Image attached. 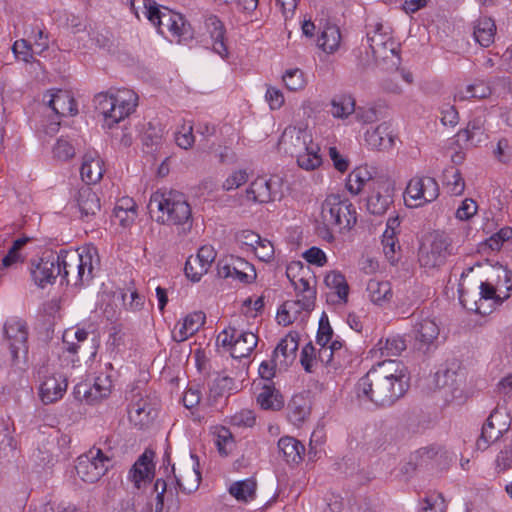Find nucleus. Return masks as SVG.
Here are the masks:
<instances>
[{
	"instance_id": "nucleus-61",
	"label": "nucleus",
	"mask_w": 512,
	"mask_h": 512,
	"mask_svg": "<svg viewBox=\"0 0 512 512\" xmlns=\"http://www.w3.org/2000/svg\"><path fill=\"white\" fill-rule=\"evenodd\" d=\"M167 482L163 478H158L154 483V492L156 493L155 499V507L152 512H163L164 510V501L165 494L168 492L167 490Z\"/></svg>"
},
{
	"instance_id": "nucleus-62",
	"label": "nucleus",
	"mask_w": 512,
	"mask_h": 512,
	"mask_svg": "<svg viewBox=\"0 0 512 512\" xmlns=\"http://www.w3.org/2000/svg\"><path fill=\"white\" fill-rule=\"evenodd\" d=\"M12 50L18 59L26 63L30 62L33 58L32 47L24 39L15 41Z\"/></svg>"
},
{
	"instance_id": "nucleus-13",
	"label": "nucleus",
	"mask_w": 512,
	"mask_h": 512,
	"mask_svg": "<svg viewBox=\"0 0 512 512\" xmlns=\"http://www.w3.org/2000/svg\"><path fill=\"white\" fill-rule=\"evenodd\" d=\"M450 242L441 234H436L428 242L422 243L418 251V261L422 267L435 268L442 265L449 252Z\"/></svg>"
},
{
	"instance_id": "nucleus-2",
	"label": "nucleus",
	"mask_w": 512,
	"mask_h": 512,
	"mask_svg": "<svg viewBox=\"0 0 512 512\" xmlns=\"http://www.w3.org/2000/svg\"><path fill=\"white\" fill-rule=\"evenodd\" d=\"M148 210L158 223L176 226L181 233H187L192 228L191 206L186 196L179 191L154 192L148 203Z\"/></svg>"
},
{
	"instance_id": "nucleus-37",
	"label": "nucleus",
	"mask_w": 512,
	"mask_h": 512,
	"mask_svg": "<svg viewBox=\"0 0 512 512\" xmlns=\"http://www.w3.org/2000/svg\"><path fill=\"white\" fill-rule=\"evenodd\" d=\"M324 283L327 288L335 293L338 300L346 302L349 294V285L345 276L338 271H331L326 274Z\"/></svg>"
},
{
	"instance_id": "nucleus-21",
	"label": "nucleus",
	"mask_w": 512,
	"mask_h": 512,
	"mask_svg": "<svg viewBox=\"0 0 512 512\" xmlns=\"http://www.w3.org/2000/svg\"><path fill=\"white\" fill-rule=\"evenodd\" d=\"M152 451H145L132 466L129 472V479L134 483L135 488L140 489L142 484L150 482L154 476Z\"/></svg>"
},
{
	"instance_id": "nucleus-57",
	"label": "nucleus",
	"mask_w": 512,
	"mask_h": 512,
	"mask_svg": "<svg viewBox=\"0 0 512 512\" xmlns=\"http://www.w3.org/2000/svg\"><path fill=\"white\" fill-rule=\"evenodd\" d=\"M54 157L66 161L75 155V149L66 139H59L53 148Z\"/></svg>"
},
{
	"instance_id": "nucleus-31",
	"label": "nucleus",
	"mask_w": 512,
	"mask_h": 512,
	"mask_svg": "<svg viewBox=\"0 0 512 512\" xmlns=\"http://www.w3.org/2000/svg\"><path fill=\"white\" fill-rule=\"evenodd\" d=\"M418 350L428 353L430 347L438 339L440 328L436 322H417L415 325Z\"/></svg>"
},
{
	"instance_id": "nucleus-63",
	"label": "nucleus",
	"mask_w": 512,
	"mask_h": 512,
	"mask_svg": "<svg viewBox=\"0 0 512 512\" xmlns=\"http://www.w3.org/2000/svg\"><path fill=\"white\" fill-rule=\"evenodd\" d=\"M350 363V357L347 350H333V357L330 366V373L342 371Z\"/></svg>"
},
{
	"instance_id": "nucleus-14",
	"label": "nucleus",
	"mask_w": 512,
	"mask_h": 512,
	"mask_svg": "<svg viewBox=\"0 0 512 512\" xmlns=\"http://www.w3.org/2000/svg\"><path fill=\"white\" fill-rule=\"evenodd\" d=\"M217 273L221 278H232L244 284L251 283L256 278L254 266L234 255L225 256L218 261Z\"/></svg>"
},
{
	"instance_id": "nucleus-50",
	"label": "nucleus",
	"mask_w": 512,
	"mask_h": 512,
	"mask_svg": "<svg viewBox=\"0 0 512 512\" xmlns=\"http://www.w3.org/2000/svg\"><path fill=\"white\" fill-rule=\"evenodd\" d=\"M378 345L382 350V355L385 354L386 356H398L407 348L405 339L400 336L387 338L384 346H382V340H380Z\"/></svg>"
},
{
	"instance_id": "nucleus-28",
	"label": "nucleus",
	"mask_w": 512,
	"mask_h": 512,
	"mask_svg": "<svg viewBox=\"0 0 512 512\" xmlns=\"http://www.w3.org/2000/svg\"><path fill=\"white\" fill-rule=\"evenodd\" d=\"M365 141L372 149L386 150L391 148L394 144V136L390 131V124L383 122L376 128L367 130Z\"/></svg>"
},
{
	"instance_id": "nucleus-40",
	"label": "nucleus",
	"mask_w": 512,
	"mask_h": 512,
	"mask_svg": "<svg viewBox=\"0 0 512 512\" xmlns=\"http://www.w3.org/2000/svg\"><path fill=\"white\" fill-rule=\"evenodd\" d=\"M367 292L370 300L375 304H381L392 297L391 285L387 281L370 280L367 284Z\"/></svg>"
},
{
	"instance_id": "nucleus-6",
	"label": "nucleus",
	"mask_w": 512,
	"mask_h": 512,
	"mask_svg": "<svg viewBox=\"0 0 512 512\" xmlns=\"http://www.w3.org/2000/svg\"><path fill=\"white\" fill-rule=\"evenodd\" d=\"M321 219L336 231L350 230L357 222V213L353 204L339 195H328L321 206Z\"/></svg>"
},
{
	"instance_id": "nucleus-36",
	"label": "nucleus",
	"mask_w": 512,
	"mask_h": 512,
	"mask_svg": "<svg viewBox=\"0 0 512 512\" xmlns=\"http://www.w3.org/2000/svg\"><path fill=\"white\" fill-rule=\"evenodd\" d=\"M356 111L355 99L348 94L334 96L331 100V114L334 118L346 119Z\"/></svg>"
},
{
	"instance_id": "nucleus-33",
	"label": "nucleus",
	"mask_w": 512,
	"mask_h": 512,
	"mask_svg": "<svg viewBox=\"0 0 512 512\" xmlns=\"http://www.w3.org/2000/svg\"><path fill=\"white\" fill-rule=\"evenodd\" d=\"M112 389L111 376L100 374L94 380L89 390L84 391V398L88 403H93L110 395Z\"/></svg>"
},
{
	"instance_id": "nucleus-53",
	"label": "nucleus",
	"mask_w": 512,
	"mask_h": 512,
	"mask_svg": "<svg viewBox=\"0 0 512 512\" xmlns=\"http://www.w3.org/2000/svg\"><path fill=\"white\" fill-rule=\"evenodd\" d=\"M484 130V120L481 117H475L470 120L465 129L458 132V137L469 142L477 135H482Z\"/></svg>"
},
{
	"instance_id": "nucleus-29",
	"label": "nucleus",
	"mask_w": 512,
	"mask_h": 512,
	"mask_svg": "<svg viewBox=\"0 0 512 512\" xmlns=\"http://www.w3.org/2000/svg\"><path fill=\"white\" fill-rule=\"evenodd\" d=\"M313 302L307 297L305 300H288L279 308L277 315L288 320H305L309 317Z\"/></svg>"
},
{
	"instance_id": "nucleus-60",
	"label": "nucleus",
	"mask_w": 512,
	"mask_h": 512,
	"mask_svg": "<svg viewBox=\"0 0 512 512\" xmlns=\"http://www.w3.org/2000/svg\"><path fill=\"white\" fill-rule=\"evenodd\" d=\"M254 252L259 260L263 262H269L274 257L273 244L267 239H260L256 246H254Z\"/></svg>"
},
{
	"instance_id": "nucleus-27",
	"label": "nucleus",
	"mask_w": 512,
	"mask_h": 512,
	"mask_svg": "<svg viewBox=\"0 0 512 512\" xmlns=\"http://www.w3.org/2000/svg\"><path fill=\"white\" fill-rule=\"evenodd\" d=\"M279 456L288 464H299L305 453L304 445L294 437L284 436L278 440Z\"/></svg>"
},
{
	"instance_id": "nucleus-32",
	"label": "nucleus",
	"mask_w": 512,
	"mask_h": 512,
	"mask_svg": "<svg viewBox=\"0 0 512 512\" xmlns=\"http://www.w3.org/2000/svg\"><path fill=\"white\" fill-rule=\"evenodd\" d=\"M77 204L83 219L94 216L100 210V199L88 186L79 189Z\"/></svg>"
},
{
	"instance_id": "nucleus-48",
	"label": "nucleus",
	"mask_w": 512,
	"mask_h": 512,
	"mask_svg": "<svg viewBox=\"0 0 512 512\" xmlns=\"http://www.w3.org/2000/svg\"><path fill=\"white\" fill-rule=\"evenodd\" d=\"M490 94V90L483 84L468 85L465 88H460L454 95L455 100L464 101L470 98H485Z\"/></svg>"
},
{
	"instance_id": "nucleus-20",
	"label": "nucleus",
	"mask_w": 512,
	"mask_h": 512,
	"mask_svg": "<svg viewBox=\"0 0 512 512\" xmlns=\"http://www.w3.org/2000/svg\"><path fill=\"white\" fill-rule=\"evenodd\" d=\"M298 341L299 334L297 332H289L273 350L272 355L278 360L280 371H286L295 361Z\"/></svg>"
},
{
	"instance_id": "nucleus-23",
	"label": "nucleus",
	"mask_w": 512,
	"mask_h": 512,
	"mask_svg": "<svg viewBox=\"0 0 512 512\" xmlns=\"http://www.w3.org/2000/svg\"><path fill=\"white\" fill-rule=\"evenodd\" d=\"M204 26L213 41V50L222 58L228 56V48L225 44L226 29L223 22L216 15L205 17Z\"/></svg>"
},
{
	"instance_id": "nucleus-49",
	"label": "nucleus",
	"mask_w": 512,
	"mask_h": 512,
	"mask_svg": "<svg viewBox=\"0 0 512 512\" xmlns=\"http://www.w3.org/2000/svg\"><path fill=\"white\" fill-rule=\"evenodd\" d=\"M152 411L153 409L150 407V405L147 404V402L142 398L132 402L128 409L130 418L140 423L148 421Z\"/></svg>"
},
{
	"instance_id": "nucleus-15",
	"label": "nucleus",
	"mask_w": 512,
	"mask_h": 512,
	"mask_svg": "<svg viewBox=\"0 0 512 512\" xmlns=\"http://www.w3.org/2000/svg\"><path fill=\"white\" fill-rule=\"evenodd\" d=\"M312 135L305 127L288 126L283 131L278 146L284 153L294 156L313 144Z\"/></svg>"
},
{
	"instance_id": "nucleus-34",
	"label": "nucleus",
	"mask_w": 512,
	"mask_h": 512,
	"mask_svg": "<svg viewBox=\"0 0 512 512\" xmlns=\"http://www.w3.org/2000/svg\"><path fill=\"white\" fill-rule=\"evenodd\" d=\"M257 403L264 410L278 411L283 408L284 399L273 385H264L257 395Z\"/></svg>"
},
{
	"instance_id": "nucleus-17",
	"label": "nucleus",
	"mask_w": 512,
	"mask_h": 512,
	"mask_svg": "<svg viewBox=\"0 0 512 512\" xmlns=\"http://www.w3.org/2000/svg\"><path fill=\"white\" fill-rule=\"evenodd\" d=\"M216 255V251L211 245L200 247L196 256L188 257L185 263L186 276L194 282L199 281L210 269Z\"/></svg>"
},
{
	"instance_id": "nucleus-9",
	"label": "nucleus",
	"mask_w": 512,
	"mask_h": 512,
	"mask_svg": "<svg viewBox=\"0 0 512 512\" xmlns=\"http://www.w3.org/2000/svg\"><path fill=\"white\" fill-rule=\"evenodd\" d=\"M111 458L100 447L93 446L77 458L75 469L86 483H95L107 472Z\"/></svg>"
},
{
	"instance_id": "nucleus-52",
	"label": "nucleus",
	"mask_w": 512,
	"mask_h": 512,
	"mask_svg": "<svg viewBox=\"0 0 512 512\" xmlns=\"http://www.w3.org/2000/svg\"><path fill=\"white\" fill-rule=\"evenodd\" d=\"M176 144L183 149H189L195 142L193 134V125L191 123H183L175 133Z\"/></svg>"
},
{
	"instance_id": "nucleus-45",
	"label": "nucleus",
	"mask_w": 512,
	"mask_h": 512,
	"mask_svg": "<svg viewBox=\"0 0 512 512\" xmlns=\"http://www.w3.org/2000/svg\"><path fill=\"white\" fill-rule=\"evenodd\" d=\"M300 363L307 373H315L321 367L318 361L316 348L312 343H307L301 351Z\"/></svg>"
},
{
	"instance_id": "nucleus-64",
	"label": "nucleus",
	"mask_w": 512,
	"mask_h": 512,
	"mask_svg": "<svg viewBox=\"0 0 512 512\" xmlns=\"http://www.w3.org/2000/svg\"><path fill=\"white\" fill-rule=\"evenodd\" d=\"M498 471H506L512 468V441L505 445L496 458Z\"/></svg>"
},
{
	"instance_id": "nucleus-24",
	"label": "nucleus",
	"mask_w": 512,
	"mask_h": 512,
	"mask_svg": "<svg viewBox=\"0 0 512 512\" xmlns=\"http://www.w3.org/2000/svg\"><path fill=\"white\" fill-rule=\"evenodd\" d=\"M47 104L59 116H74L78 113L74 97L66 90L51 92Z\"/></svg>"
},
{
	"instance_id": "nucleus-47",
	"label": "nucleus",
	"mask_w": 512,
	"mask_h": 512,
	"mask_svg": "<svg viewBox=\"0 0 512 512\" xmlns=\"http://www.w3.org/2000/svg\"><path fill=\"white\" fill-rule=\"evenodd\" d=\"M373 179L369 178L368 172L365 169H355L352 171L347 178L346 188L352 194L357 195L361 192L364 185L368 182V185Z\"/></svg>"
},
{
	"instance_id": "nucleus-41",
	"label": "nucleus",
	"mask_w": 512,
	"mask_h": 512,
	"mask_svg": "<svg viewBox=\"0 0 512 512\" xmlns=\"http://www.w3.org/2000/svg\"><path fill=\"white\" fill-rule=\"evenodd\" d=\"M320 148L317 143L307 146V150L297 153L293 157L296 158L299 167L305 170H313L321 164L319 155Z\"/></svg>"
},
{
	"instance_id": "nucleus-22",
	"label": "nucleus",
	"mask_w": 512,
	"mask_h": 512,
	"mask_svg": "<svg viewBox=\"0 0 512 512\" xmlns=\"http://www.w3.org/2000/svg\"><path fill=\"white\" fill-rule=\"evenodd\" d=\"M104 162L100 158L98 152L92 150L87 151L82 158L80 175L82 180L90 185L96 184L101 180L104 173Z\"/></svg>"
},
{
	"instance_id": "nucleus-43",
	"label": "nucleus",
	"mask_w": 512,
	"mask_h": 512,
	"mask_svg": "<svg viewBox=\"0 0 512 512\" xmlns=\"http://www.w3.org/2000/svg\"><path fill=\"white\" fill-rule=\"evenodd\" d=\"M443 182L447 186L449 192L453 195H460L465 188V182L460 171L451 166L443 172Z\"/></svg>"
},
{
	"instance_id": "nucleus-16",
	"label": "nucleus",
	"mask_w": 512,
	"mask_h": 512,
	"mask_svg": "<svg viewBox=\"0 0 512 512\" xmlns=\"http://www.w3.org/2000/svg\"><path fill=\"white\" fill-rule=\"evenodd\" d=\"M370 194L367 198L366 207L373 215H383L392 203V190L385 180H372L369 184Z\"/></svg>"
},
{
	"instance_id": "nucleus-56",
	"label": "nucleus",
	"mask_w": 512,
	"mask_h": 512,
	"mask_svg": "<svg viewBox=\"0 0 512 512\" xmlns=\"http://www.w3.org/2000/svg\"><path fill=\"white\" fill-rule=\"evenodd\" d=\"M512 238V228L503 227L497 233L487 239L486 244L492 250H500L503 243Z\"/></svg>"
},
{
	"instance_id": "nucleus-39",
	"label": "nucleus",
	"mask_w": 512,
	"mask_h": 512,
	"mask_svg": "<svg viewBox=\"0 0 512 512\" xmlns=\"http://www.w3.org/2000/svg\"><path fill=\"white\" fill-rule=\"evenodd\" d=\"M458 373L449 368L439 369L434 374V385L437 389H447L451 394H454L458 389Z\"/></svg>"
},
{
	"instance_id": "nucleus-59",
	"label": "nucleus",
	"mask_w": 512,
	"mask_h": 512,
	"mask_svg": "<svg viewBox=\"0 0 512 512\" xmlns=\"http://www.w3.org/2000/svg\"><path fill=\"white\" fill-rule=\"evenodd\" d=\"M447 505L441 494L432 495L424 499L422 512H446Z\"/></svg>"
},
{
	"instance_id": "nucleus-8",
	"label": "nucleus",
	"mask_w": 512,
	"mask_h": 512,
	"mask_svg": "<svg viewBox=\"0 0 512 512\" xmlns=\"http://www.w3.org/2000/svg\"><path fill=\"white\" fill-rule=\"evenodd\" d=\"M217 342L228 348L235 360L247 359L258 344V336L243 329L229 325L217 337Z\"/></svg>"
},
{
	"instance_id": "nucleus-46",
	"label": "nucleus",
	"mask_w": 512,
	"mask_h": 512,
	"mask_svg": "<svg viewBox=\"0 0 512 512\" xmlns=\"http://www.w3.org/2000/svg\"><path fill=\"white\" fill-rule=\"evenodd\" d=\"M256 483L251 480H243L233 483L229 492L232 496H234L239 501H248V499H252L255 495Z\"/></svg>"
},
{
	"instance_id": "nucleus-19",
	"label": "nucleus",
	"mask_w": 512,
	"mask_h": 512,
	"mask_svg": "<svg viewBox=\"0 0 512 512\" xmlns=\"http://www.w3.org/2000/svg\"><path fill=\"white\" fill-rule=\"evenodd\" d=\"M4 335L10 341V353L15 364L20 350L27 353L28 330L25 322H5Z\"/></svg>"
},
{
	"instance_id": "nucleus-11",
	"label": "nucleus",
	"mask_w": 512,
	"mask_h": 512,
	"mask_svg": "<svg viewBox=\"0 0 512 512\" xmlns=\"http://www.w3.org/2000/svg\"><path fill=\"white\" fill-rule=\"evenodd\" d=\"M283 180L277 175L259 176L246 190V197L259 204H267L282 197Z\"/></svg>"
},
{
	"instance_id": "nucleus-35",
	"label": "nucleus",
	"mask_w": 512,
	"mask_h": 512,
	"mask_svg": "<svg viewBox=\"0 0 512 512\" xmlns=\"http://www.w3.org/2000/svg\"><path fill=\"white\" fill-rule=\"evenodd\" d=\"M191 458L195 461L192 470H189L185 477L174 476L178 488L185 494L195 492L198 489L201 482V473L199 471L198 457L194 454H191Z\"/></svg>"
},
{
	"instance_id": "nucleus-42",
	"label": "nucleus",
	"mask_w": 512,
	"mask_h": 512,
	"mask_svg": "<svg viewBox=\"0 0 512 512\" xmlns=\"http://www.w3.org/2000/svg\"><path fill=\"white\" fill-rule=\"evenodd\" d=\"M158 3L154 0H130V10L138 20L147 19L151 22Z\"/></svg>"
},
{
	"instance_id": "nucleus-55",
	"label": "nucleus",
	"mask_w": 512,
	"mask_h": 512,
	"mask_svg": "<svg viewBox=\"0 0 512 512\" xmlns=\"http://www.w3.org/2000/svg\"><path fill=\"white\" fill-rule=\"evenodd\" d=\"M248 173L244 169L233 171L223 182L222 188L225 191L237 189L248 181Z\"/></svg>"
},
{
	"instance_id": "nucleus-54",
	"label": "nucleus",
	"mask_w": 512,
	"mask_h": 512,
	"mask_svg": "<svg viewBox=\"0 0 512 512\" xmlns=\"http://www.w3.org/2000/svg\"><path fill=\"white\" fill-rule=\"evenodd\" d=\"M216 446L223 456H228L234 446V439L229 429L221 427L217 434Z\"/></svg>"
},
{
	"instance_id": "nucleus-44",
	"label": "nucleus",
	"mask_w": 512,
	"mask_h": 512,
	"mask_svg": "<svg viewBox=\"0 0 512 512\" xmlns=\"http://www.w3.org/2000/svg\"><path fill=\"white\" fill-rule=\"evenodd\" d=\"M205 322H176L171 328L172 339L176 342H184L194 335Z\"/></svg>"
},
{
	"instance_id": "nucleus-18",
	"label": "nucleus",
	"mask_w": 512,
	"mask_h": 512,
	"mask_svg": "<svg viewBox=\"0 0 512 512\" xmlns=\"http://www.w3.org/2000/svg\"><path fill=\"white\" fill-rule=\"evenodd\" d=\"M504 417V412L499 408H495L487 418L482 426L481 434L476 441L478 450H486L489 445L498 440L502 434L507 430V422L503 421L495 425L494 420H499Z\"/></svg>"
},
{
	"instance_id": "nucleus-1",
	"label": "nucleus",
	"mask_w": 512,
	"mask_h": 512,
	"mask_svg": "<svg viewBox=\"0 0 512 512\" xmlns=\"http://www.w3.org/2000/svg\"><path fill=\"white\" fill-rule=\"evenodd\" d=\"M410 374L400 360H384L373 365L355 387L359 399L376 406H391L408 390Z\"/></svg>"
},
{
	"instance_id": "nucleus-5",
	"label": "nucleus",
	"mask_w": 512,
	"mask_h": 512,
	"mask_svg": "<svg viewBox=\"0 0 512 512\" xmlns=\"http://www.w3.org/2000/svg\"><path fill=\"white\" fill-rule=\"evenodd\" d=\"M367 42L376 62H382L387 70H397L401 64L400 45L394 41L381 23L371 26Z\"/></svg>"
},
{
	"instance_id": "nucleus-26",
	"label": "nucleus",
	"mask_w": 512,
	"mask_h": 512,
	"mask_svg": "<svg viewBox=\"0 0 512 512\" xmlns=\"http://www.w3.org/2000/svg\"><path fill=\"white\" fill-rule=\"evenodd\" d=\"M311 412V401L303 393L295 394L287 405V418L295 426L301 425Z\"/></svg>"
},
{
	"instance_id": "nucleus-7",
	"label": "nucleus",
	"mask_w": 512,
	"mask_h": 512,
	"mask_svg": "<svg viewBox=\"0 0 512 512\" xmlns=\"http://www.w3.org/2000/svg\"><path fill=\"white\" fill-rule=\"evenodd\" d=\"M163 37L177 43L185 42L193 37V30L180 13L158 5L150 22Z\"/></svg>"
},
{
	"instance_id": "nucleus-51",
	"label": "nucleus",
	"mask_w": 512,
	"mask_h": 512,
	"mask_svg": "<svg viewBox=\"0 0 512 512\" xmlns=\"http://www.w3.org/2000/svg\"><path fill=\"white\" fill-rule=\"evenodd\" d=\"M286 88L290 91H299L306 85L304 73L298 69H289L282 76Z\"/></svg>"
},
{
	"instance_id": "nucleus-12",
	"label": "nucleus",
	"mask_w": 512,
	"mask_h": 512,
	"mask_svg": "<svg viewBox=\"0 0 512 512\" xmlns=\"http://www.w3.org/2000/svg\"><path fill=\"white\" fill-rule=\"evenodd\" d=\"M58 253L49 252L39 259H33L30 263V274L33 282L41 288L54 283L61 275Z\"/></svg>"
},
{
	"instance_id": "nucleus-58",
	"label": "nucleus",
	"mask_w": 512,
	"mask_h": 512,
	"mask_svg": "<svg viewBox=\"0 0 512 512\" xmlns=\"http://www.w3.org/2000/svg\"><path fill=\"white\" fill-rule=\"evenodd\" d=\"M259 375L264 380H271L275 375L276 372L280 371V366L278 365V360L274 358V356L271 354L270 359L264 360L260 366H259Z\"/></svg>"
},
{
	"instance_id": "nucleus-10",
	"label": "nucleus",
	"mask_w": 512,
	"mask_h": 512,
	"mask_svg": "<svg viewBox=\"0 0 512 512\" xmlns=\"http://www.w3.org/2000/svg\"><path fill=\"white\" fill-rule=\"evenodd\" d=\"M439 196V185L433 177L415 176L407 184L404 201L408 207H421Z\"/></svg>"
},
{
	"instance_id": "nucleus-3",
	"label": "nucleus",
	"mask_w": 512,
	"mask_h": 512,
	"mask_svg": "<svg viewBox=\"0 0 512 512\" xmlns=\"http://www.w3.org/2000/svg\"><path fill=\"white\" fill-rule=\"evenodd\" d=\"M61 275L67 284L83 285L93 279V271L99 265L98 250L93 245L84 246L81 251L60 250L58 253Z\"/></svg>"
},
{
	"instance_id": "nucleus-25",
	"label": "nucleus",
	"mask_w": 512,
	"mask_h": 512,
	"mask_svg": "<svg viewBox=\"0 0 512 512\" xmlns=\"http://www.w3.org/2000/svg\"><path fill=\"white\" fill-rule=\"evenodd\" d=\"M67 389V380L62 375H51L40 385V397L44 404L53 403L63 397Z\"/></svg>"
},
{
	"instance_id": "nucleus-4",
	"label": "nucleus",
	"mask_w": 512,
	"mask_h": 512,
	"mask_svg": "<svg viewBox=\"0 0 512 512\" xmlns=\"http://www.w3.org/2000/svg\"><path fill=\"white\" fill-rule=\"evenodd\" d=\"M94 103L96 110L103 115L105 125L111 128L135 111L138 96L133 90L124 88L110 95L98 94Z\"/></svg>"
},
{
	"instance_id": "nucleus-38",
	"label": "nucleus",
	"mask_w": 512,
	"mask_h": 512,
	"mask_svg": "<svg viewBox=\"0 0 512 512\" xmlns=\"http://www.w3.org/2000/svg\"><path fill=\"white\" fill-rule=\"evenodd\" d=\"M341 34L336 25L327 24L318 37V46L327 53H333L340 45Z\"/></svg>"
},
{
	"instance_id": "nucleus-30",
	"label": "nucleus",
	"mask_w": 512,
	"mask_h": 512,
	"mask_svg": "<svg viewBox=\"0 0 512 512\" xmlns=\"http://www.w3.org/2000/svg\"><path fill=\"white\" fill-rule=\"evenodd\" d=\"M496 35V25L490 17H479L473 23L474 40L482 47H489L494 43Z\"/></svg>"
}]
</instances>
